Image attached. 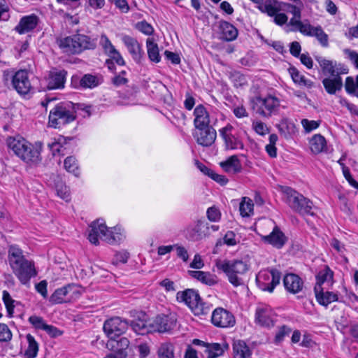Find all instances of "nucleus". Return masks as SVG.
<instances>
[{
	"label": "nucleus",
	"mask_w": 358,
	"mask_h": 358,
	"mask_svg": "<svg viewBox=\"0 0 358 358\" xmlns=\"http://www.w3.org/2000/svg\"><path fill=\"white\" fill-rule=\"evenodd\" d=\"M286 3L278 0H266L264 3L259 6V10L266 13L268 16L273 18V22L278 25L282 26L287 22L288 17L284 13H282V6Z\"/></svg>",
	"instance_id": "nucleus-9"
},
{
	"label": "nucleus",
	"mask_w": 358,
	"mask_h": 358,
	"mask_svg": "<svg viewBox=\"0 0 358 358\" xmlns=\"http://www.w3.org/2000/svg\"><path fill=\"white\" fill-rule=\"evenodd\" d=\"M20 282L23 285H29L31 278L37 275L34 264L28 260L19 264L18 266L12 268Z\"/></svg>",
	"instance_id": "nucleus-17"
},
{
	"label": "nucleus",
	"mask_w": 358,
	"mask_h": 358,
	"mask_svg": "<svg viewBox=\"0 0 358 358\" xmlns=\"http://www.w3.org/2000/svg\"><path fill=\"white\" fill-rule=\"evenodd\" d=\"M281 273L275 268L270 271H262L257 276L258 287L263 291L273 292L276 285L280 283Z\"/></svg>",
	"instance_id": "nucleus-10"
},
{
	"label": "nucleus",
	"mask_w": 358,
	"mask_h": 358,
	"mask_svg": "<svg viewBox=\"0 0 358 358\" xmlns=\"http://www.w3.org/2000/svg\"><path fill=\"white\" fill-rule=\"evenodd\" d=\"M301 33L305 36L315 37L322 47L329 46V36L320 26L313 27L308 24L301 30Z\"/></svg>",
	"instance_id": "nucleus-25"
},
{
	"label": "nucleus",
	"mask_w": 358,
	"mask_h": 358,
	"mask_svg": "<svg viewBox=\"0 0 358 358\" xmlns=\"http://www.w3.org/2000/svg\"><path fill=\"white\" fill-rule=\"evenodd\" d=\"M26 338L28 343V347L24 352V357L35 358L38 352V344L32 335L29 334L27 335Z\"/></svg>",
	"instance_id": "nucleus-42"
},
{
	"label": "nucleus",
	"mask_w": 358,
	"mask_h": 358,
	"mask_svg": "<svg viewBox=\"0 0 358 358\" xmlns=\"http://www.w3.org/2000/svg\"><path fill=\"white\" fill-rule=\"evenodd\" d=\"M207 217L210 222H218L221 219V213L220 210L215 207L212 206L208 208L206 212Z\"/></svg>",
	"instance_id": "nucleus-55"
},
{
	"label": "nucleus",
	"mask_w": 358,
	"mask_h": 358,
	"mask_svg": "<svg viewBox=\"0 0 358 358\" xmlns=\"http://www.w3.org/2000/svg\"><path fill=\"white\" fill-rule=\"evenodd\" d=\"M121 41L127 48L134 61L140 64L143 57L144 52L137 39L131 36L122 34L121 36Z\"/></svg>",
	"instance_id": "nucleus-18"
},
{
	"label": "nucleus",
	"mask_w": 358,
	"mask_h": 358,
	"mask_svg": "<svg viewBox=\"0 0 358 358\" xmlns=\"http://www.w3.org/2000/svg\"><path fill=\"white\" fill-rule=\"evenodd\" d=\"M80 85L84 88H94L99 85V79L91 74H85L80 80Z\"/></svg>",
	"instance_id": "nucleus-46"
},
{
	"label": "nucleus",
	"mask_w": 358,
	"mask_h": 358,
	"mask_svg": "<svg viewBox=\"0 0 358 358\" xmlns=\"http://www.w3.org/2000/svg\"><path fill=\"white\" fill-rule=\"evenodd\" d=\"M2 299L5 304L8 316L9 317H13V313H14V308H15V300H13L9 294V292L6 290H3L2 293Z\"/></svg>",
	"instance_id": "nucleus-45"
},
{
	"label": "nucleus",
	"mask_w": 358,
	"mask_h": 358,
	"mask_svg": "<svg viewBox=\"0 0 358 358\" xmlns=\"http://www.w3.org/2000/svg\"><path fill=\"white\" fill-rule=\"evenodd\" d=\"M280 107L278 98L268 95L266 97L257 96L253 99V109L259 115L269 117L275 114Z\"/></svg>",
	"instance_id": "nucleus-8"
},
{
	"label": "nucleus",
	"mask_w": 358,
	"mask_h": 358,
	"mask_svg": "<svg viewBox=\"0 0 358 358\" xmlns=\"http://www.w3.org/2000/svg\"><path fill=\"white\" fill-rule=\"evenodd\" d=\"M128 322L119 317H112L103 324V331L110 340H115L128 328Z\"/></svg>",
	"instance_id": "nucleus-13"
},
{
	"label": "nucleus",
	"mask_w": 358,
	"mask_h": 358,
	"mask_svg": "<svg viewBox=\"0 0 358 358\" xmlns=\"http://www.w3.org/2000/svg\"><path fill=\"white\" fill-rule=\"evenodd\" d=\"M209 225L202 220H197L194 225L187 227V237L192 241H199L209 234Z\"/></svg>",
	"instance_id": "nucleus-20"
},
{
	"label": "nucleus",
	"mask_w": 358,
	"mask_h": 358,
	"mask_svg": "<svg viewBox=\"0 0 358 358\" xmlns=\"http://www.w3.org/2000/svg\"><path fill=\"white\" fill-rule=\"evenodd\" d=\"M283 284L285 289L292 294L299 293L303 287V281L294 273L286 274L283 278Z\"/></svg>",
	"instance_id": "nucleus-27"
},
{
	"label": "nucleus",
	"mask_w": 358,
	"mask_h": 358,
	"mask_svg": "<svg viewBox=\"0 0 358 358\" xmlns=\"http://www.w3.org/2000/svg\"><path fill=\"white\" fill-rule=\"evenodd\" d=\"M291 328L286 325H282L280 327L278 332L276 333L274 338V342L276 344L280 343L286 336H289L291 333Z\"/></svg>",
	"instance_id": "nucleus-51"
},
{
	"label": "nucleus",
	"mask_w": 358,
	"mask_h": 358,
	"mask_svg": "<svg viewBox=\"0 0 358 358\" xmlns=\"http://www.w3.org/2000/svg\"><path fill=\"white\" fill-rule=\"evenodd\" d=\"M13 87L17 92L22 96L27 95L34 92L27 70L20 69L11 76Z\"/></svg>",
	"instance_id": "nucleus-11"
},
{
	"label": "nucleus",
	"mask_w": 358,
	"mask_h": 358,
	"mask_svg": "<svg viewBox=\"0 0 358 358\" xmlns=\"http://www.w3.org/2000/svg\"><path fill=\"white\" fill-rule=\"evenodd\" d=\"M234 358H250L252 350L243 341L238 340L233 344Z\"/></svg>",
	"instance_id": "nucleus-38"
},
{
	"label": "nucleus",
	"mask_w": 358,
	"mask_h": 358,
	"mask_svg": "<svg viewBox=\"0 0 358 358\" xmlns=\"http://www.w3.org/2000/svg\"><path fill=\"white\" fill-rule=\"evenodd\" d=\"M229 346L225 343H211L203 349V353L206 358H217L223 355Z\"/></svg>",
	"instance_id": "nucleus-34"
},
{
	"label": "nucleus",
	"mask_w": 358,
	"mask_h": 358,
	"mask_svg": "<svg viewBox=\"0 0 358 358\" xmlns=\"http://www.w3.org/2000/svg\"><path fill=\"white\" fill-rule=\"evenodd\" d=\"M283 192L286 195L287 203L294 211L303 216L315 215L313 203L309 199L289 187H286Z\"/></svg>",
	"instance_id": "nucleus-6"
},
{
	"label": "nucleus",
	"mask_w": 358,
	"mask_h": 358,
	"mask_svg": "<svg viewBox=\"0 0 358 358\" xmlns=\"http://www.w3.org/2000/svg\"><path fill=\"white\" fill-rule=\"evenodd\" d=\"M28 320L32 324V326L36 329L44 330V326H46L47 324L41 317L36 315L30 316Z\"/></svg>",
	"instance_id": "nucleus-56"
},
{
	"label": "nucleus",
	"mask_w": 358,
	"mask_h": 358,
	"mask_svg": "<svg viewBox=\"0 0 358 358\" xmlns=\"http://www.w3.org/2000/svg\"><path fill=\"white\" fill-rule=\"evenodd\" d=\"M301 125L304 129L306 133H310L312 131L319 127L320 121L309 120L308 119H303L301 121Z\"/></svg>",
	"instance_id": "nucleus-53"
},
{
	"label": "nucleus",
	"mask_w": 358,
	"mask_h": 358,
	"mask_svg": "<svg viewBox=\"0 0 358 358\" xmlns=\"http://www.w3.org/2000/svg\"><path fill=\"white\" fill-rule=\"evenodd\" d=\"M310 149L315 155L327 151V141L321 134L313 135L309 141Z\"/></svg>",
	"instance_id": "nucleus-37"
},
{
	"label": "nucleus",
	"mask_w": 358,
	"mask_h": 358,
	"mask_svg": "<svg viewBox=\"0 0 358 358\" xmlns=\"http://www.w3.org/2000/svg\"><path fill=\"white\" fill-rule=\"evenodd\" d=\"M56 191L57 193V195L62 198V199L68 201L70 200V193L69 188L63 185V184H58L56 186Z\"/></svg>",
	"instance_id": "nucleus-58"
},
{
	"label": "nucleus",
	"mask_w": 358,
	"mask_h": 358,
	"mask_svg": "<svg viewBox=\"0 0 358 358\" xmlns=\"http://www.w3.org/2000/svg\"><path fill=\"white\" fill-rule=\"evenodd\" d=\"M76 117V111L72 102L60 103L50 111L48 124L53 128H60L73 122Z\"/></svg>",
	"instance_id": "nucleus-5"
},
{
	"label": "nucleus",
	"mask_w": 358,
	"mask_h": 358,
	"mask_svg": "<svg viewBox=\"0 0 358 358\" xmlns=\"http://www.w3.org/2000/svg\"><path fill=\"white\" fill-rule=\"evenodd\" d=\"M275 315L271 307L262 305L256 310L255 321L262 327H271L274 325Z\"/></svg>",
	"instance_id": "nucleus-22"
},
{
	"label": "nucleus",
	"mask_w": 358,
	"mask_h": 358,
	"mask_svg": "<svg viewBox=\"0 0 358 358\" xmlns=\"http://www.w3.org/2000/svg\"><path fill=\"white\" fill-rule=\"evenodd\" d=\"M107 55L110 57V59L112 62L115 61V63L120 66L125 65L124 59H123L120 52L117 50H116V48Z\"/></svg>",
	"instance_id": "nucleus-60"
},
{
	"label": "nucleus",
	"mask_w": 358,
	"mask_h": 358,
	"mask_svg": "<svg viewBox=\"0 0 358 358\" xmlns=\"http://www.w3.org/2000/svg\"><path fill=\"white\" fill-rule=\"evenodd\" d=\"M252 128L257 134L261 136H264L269 132L266 124L261 121L253 122Z\"/></svg>",
	"instance_id": "nucleus-57"
},
{
	"label": "nucleus",
	"mask_w": 358,
	"mask_h": 358,
	"mask_svg": "<svg viewBox=\"0 0 358 358\" xmlns=\"http://www.w3.org/2000/svg\"><path fill=\"white\" fill-rule=\"evenodd\" d=\"M129 257V254L127 251H120L115 254L114 257V263L125 264Z\"/></svg>",
	"instance_id": "nucleus-63"
},
{
	"label": "nucleus",
	"mask_w": 358,
	"mask_h": 358,
	"mask_svg": "<svg viewBox=\"0 0 358 358\" xmlns=\"http://www.w3.org/2000/svg\"><path fill=\"white\" fill-rule=\"evenodd\" d=\"M215 266L222 271L228 281L235 287L244 285L243 276L249 270V266L242 260L217 259Z\"/></svg>",
	"instance_id": "nucleus-4"
},
{
	"label": "nucleus",
	"mask_w": 358,
	"mask_h": 358,
	"mask_svg": "<svg viewBox=\"0 0 358 358\" xmlns=\"http://www.w3.org/2000/svg\"><path fill=\"white\" fill-rule=\"evenodd\" d=\"M57 43L64 52L78 55L85 50H94L96 48L97 39L85 34H76L60 38Z\"/></svg>",
	"instance_id": "nucleus-2"
},
{
	"label": "nucleus",
	"mask_w": 358,
	"mask_h": 358,
	"mask_svg": "<svg viewBox=\"0 0 358 358\" xmlns=\"http://www.w3.org/2000/svg\"><path fill=\"white\" fill-rule=\"evenodd\" d=\"M90 227L88 239L90 243L94 245L99 244V238L108 243L115 244L121 241L124 238L120 227L108 228L103 220H97L94 221Z\"/></svg>",
	"instance_id": "nucleus-3"
},
{
	"label": "nucleus",
	"mask_w": 358,
	"mask_h": 358,
	"mask_svg": "<svg viewBox=\"0 0 358 358\" xmlns=\"http://www.w3.org/2000/svg\"><path fill=\"white\" fill-rule=\"evenodd\" d=\"M64 166L65 169L69 172L73 173L75 176L79 174L78 164L76 159L70 156L64 159Z\"/></svg>",
	"instance_id": "nucleus-47"
},
{
	"label": "nucleus",
	"mask_w": 358,
	"mask_h": 358,
	"mask_svg": "<svg viewBox=\"0 0 358 358\" xmlns=\"http://www.w3.org/2000/svg\"><path fill=\"white\" fill-rule=\"evenodd\" d=\"M129 345V341L125 338L122 337L119 341H116V345H113V348H116V350L115 352H120L122 351L124 353H127V349Z\"/></svg>",
	"instance_id": "nucleus-59"
},
{
	"label": "nucleus",
	"mask_w": 358,
	"mask_h": 358,
	"mask_svg": "<svg viewBox=\"0 0 358 358\" xmlns=\"http://www.w3.org/2000/svg\"><path fill=\"white\" fill-rule=\"evenodd\" d=\"M8 259L11 268L18 266L19 264L22 263V262L28 261V259L24 257L23 251L15 245L9 246Z\"/></svg>",
	"instance_id": "nucleus-32"
},
{
	"label": "nucleus",
	"mask_w": 358,
	"mask_h": 358,
	"mask_svg": "<svg viewBox=\"0 0 358 358\" xmlns=\"http://www.w3.org/2000/svg\"><path fill=\"white\" fill-rule=\"evenodd\" d=\"M315 59L318 62L324 75L331 76L348 74V68L343 64L334 60H329L322 56H315Z\"/></svg>",
	"instance_id": "nucleus-12"
},
{
	"label": "nucleus",
	"mask_w": 358,
	"mask_h": 358,
	"mask_svg": "<svg viewBox=\"0 0 358 358\" xmlns=\"http://www.w3.org/2000/svg\"><path fill=\"white\" fill-rule=\"evenodd\" d=\"M130 325L134 331L137 334L144 335L152 333L151 324H148L145 320L141 319L134 320L131 321Z\"/></svg>",
	"instance_id": "nucleus-41"
},
{
	"label": "nucleus",
	"mask_w": 358,
	"mask_h": 358,
	"mask_svg": "<svg viewBox=\"0 0 358 358\" xmlns=\"http://www.w3.org/2000/svg\"><path fill=\"white\" fill-rule=\"evenodd\" d=\"M262 240L275 248H282L287 241V238L278 226H274L272 231L266 236H264Z\"/></svg>",
	"instance_id": "nucleus-23"
},
{
	"label": "nucleus",
	"mask_w": 358,
	"mask_h": 358,
	"mask_svg": "<svg viewBox=\"0 0 358 358\" xmlns=\"http://www.w3.org/2000/svg\"><path fill=\"white\" fill-rule=\"evenodd\" d=\"M289 73L295 84L299 86L306 87L308 88L313 87V83L302 75L296 68L290 67L289 69Z\"/></svg>",
	"instance_id": "nucleus-39"
},
{
	"label": "nucleus",
	"mask_w": 358,
	"mask_h": 358,
	"mask_svg": "<svg viewBox=\"0 0 358 358\" xmlns=\"http://www.w3.org/2000/svg\"><path fill=\"white\" fill-rule=\"evenodd\" d=\"M78 291L73 284H69L57 289L50 296V302L52 304H59L69 301Z\"/></svg>",
	"instance_id": "nucleus-16"
},
{
	"label": "nucleus",
	"mask_w": 358,
	"mask_h": 358,
	"mask_svg": "<svg viewBox=\"0 0 358 358\" xmlns=\"http://www.w3.org/2000/svg\"><path fill=\"white\" fill-rule=\"evenodd\" d=\"M234 128L227 124L225 127L219 129V134L224 141V146L227 150H243L244 144L241 140L234 134Z\"/></svg>",
	"instance_id": "nucleus-14"
},
{
	"label": "nucleus",
	"mask_w": 358,
	"mask_h": 358,
	"mask_svg": "<svg viewBox=\"0 0 358 358\" xmlns=\"http://www.w3.org/2000/svg\"><path fill=\"white\" fill-rule=\"evenodd\" d=\"M194 124L196 129L210 127L208 112L203 105L199 104L194 108Z\"/></svg>",
	"instance_id": "nucleus-29"
},
{
	"label": "nucleus",
	"mask_w": 358,
	"mask_h": 358,
	"mask_svg": "<svg viewBox=\"0 0 358 358\" xmlns=\"http://www.w3.org/2000/svg\"><path fill=\"white\" fill-rule=\"evenodd\" d=\"M220 166L227 173L235 175L243 170V166L238 157L236 155L227 157L219 163Z\"/></svg>",
	"instance_id": "nucleus-28"
},
{
	"label": "nucleus",
	"mask_w": 358,
	"mask_h": 358,
	"mask_svg": "<svg viewBox=\"0 0 358 358\" xmlns=\"http://www.w3.org/2000/svg\"><path fill=\"white\" fill-rule=\"evenodd\" d=\"M136 28L147 36H150L154 32L152 26L145 20L138 22L136 25Z\"/></svg>",
	"instance_id": "nucleus-54"
},
{
	"label": "nucleus",
	"mask_w": 358,
	"mask_h": 358,
	"mask_svg": "<svg viewBox=\"0 0 358 358\" xmlns=\"http://www.w3.org/2000/svg\"><path fill=\"white\" fill-rule=\"evenodd\" d=\"M210 178L221 185H225L229 182V180L226 176L216 173L214 171H213Z\"/></svg>",
	"instance_id": "nucleus-64"
},
{
	"label": "nucleus",
	"mask_w": 358,
	"mask_h": 358,
	"mask_svg": "<svg viewBox=\"0 0 358 358\" xmlns=\"http://www.w3.org/2000/svg\"><path fill=\"white\" fill-rule=\"evenodd\" d=\"M229 78L236 87H242L247 84L245 76L239 71H232L230 73Z\"/></svg>",
	"instance_id": "nucleus-48"
},
{
	"label": "nucleus",
	"mask_w": 358,
	"mask_h": 358,
	"mask_svg": "<svg viewBox=\"0 0 358 358\" xmlns=\"http://www.w3.org/2000/svg\"><path fill=\"white\" fill-rule=\"evenodd\" d=\"M38 23V17L36 15H27L20 20L15 29L20 34H25L33 30Z\"/></svg>",
	"instance_id": "nucleus-31"
},
{
	"label": "nucleus",
	"mask_w": 358,
	"mask_h": 358,
	"mask_svg": "<svg viewBox=\"0 0 358 358\" xmlns=\"http://www.w3.org/2000/svg\"><path fill=\"white\" fill-rule=\"evenodd\" d=\"M196 143L203 147L210 146L215 141L217 133L213 127L196 129L193 134Z\"/></svg>",
	"instance_id": "nucleus-21"
},
{
	"label": "nucleus",
	"mask_w": 358,
	"mask_h": 358,
	"mask_svg": "<svg viewBox=\"0 0 358 358\" xmlns=\"http://www.w3.org/2000/svg\"><path fill=\"white\" fill-rule=\"evenodd\" d=\"M188 273L191 277L208 286L215 285L218 282L217 277L209 272L202 271H189Z\"/></svg>",
	"instance_id": "nucleus-35"
},
{
	"label": "nucleus",
	"mask_w": 358,
	"mask_h": 358,
	"mask_svg": "<svg viewBox=\"0 0 358 358\" xmlns=\"http://www.w3.org/2000/svg\"><path fill=\"white\" fill-rule=\"evenodd\" d=\"M99 44L102 47L104 52L107 55L115 49L111 41L105 34H101L99 40Z\"/></svg>",
	"instance_id": "nucleus-52"
},
{
	"label": "nucleus",
	"mask_w": 358,
	"mask_h": 358,
	"mask_svg": "<svg viewBox=\"0 0 358 358\" xmlns=\"http://www.w3.org/2000/svg\"><path fill=\"white\" fill-rule=\"evenodd\" d=\"M314 292L317 301L323 306H327L329 303L338 301V296L336 293L332 292H324L323 287L320 285H315Z\"/></svg>",
	"instance_id": "nucleus-30"
},
{
	"label": "nucleus",
	"mask_w": 358,
	"mask_h": 358,
	"mask_svg": "<svg viewBox=\"0 0 358 358\" xmlns=\"http://www.w3.org/2000/svg\"><path fill=\"white\" fill-rule=\"evenodd\" d=\"M48 282L46 280H41L40 282L37 283L35 286L36 290L41 294V296L46 299L48 297Z\"/></svg>",
	"instance_id": "nucleus-62"
},
{
	"label": "nucleus",
	"mask_w": 358,
	"mask_h": 358,
	"mask_svg": "<svg viewBox=\"0 0 358 358\" xmlns=\"http://www.w3.org/2000/svg\"><path fill=\"white\" fill-rule=\"evenodd\" d=\"M66 71L64 70H52L48 73L46 78L47 87L48 90L62 89L66 78Z\"/></svg>",
	"instance_id": "nucleus-24"
},
{
	"label": "nucleus",
	"mask_w": 358,
	"mask_h": 358,
	"mask_svg": "<svg viewBox=\"0 0 358 358\" xmlns=\"http://www.w3.org/2000/svg\"><path fill=\"white\" fill-rule=\"evenodd\" d=\"M356 88L357 86L355 79L351 76L347 77L345 83V89L346 92L352 95V94H355Z\"/></svg>",
	"instance_id": "nucleus-61"
},
{
	"label": "nucleus",
	"mask_w": 358,
	"mask_h": 358,
	"mask_svg": "<svg viewBox=\"0 0 358 358\" xmlns=\"http://www.w3.org/2000/svg\"><path fill=\"white\" fill-rule=\"evenodd\" d=\"M289 8V12L292 14V17L290 19L288 25L292 27L293 31H300L303 30L308 24V23H303L301 20V8L296 5L291 3H286Z\"/></svg>",
	"instance_id": "nucleus-26"
},
{
	"label": "nucleus",
	"mask_w": 358,
	"mask_h": 358,
	"mask_svg": "<svg viewBox=\"0 0 358 358\" xmlns=\"http://www.w3.org/2000/svg\"><path fill=\"white\" fill-rule=\"evenodd\" d=\"M211 322L215 327L221 328L231 327L236 323L234 315L223 308H217L213 310Z\"/></svg>",
	"instance_id": "nucleus-15"
},
{
	"label": "nucleus",
	"mask_w": 358,
	"mask_h": 358,
	"mask_svg": "<svg viewBox=\"0 0 358 358\" xmlns=\"http://www.w3.org/2000/svg\"><path fill=\"white\" fill-rule=\"evenodd\" d=\"M334 272L330 269L328 266H325L324 268L320 270L316 275L317 282L315 285H322L325 282H331L333 280Z\"/></svg>",
	"instance_id": "nucleus-43"
},
{
	"label": "nucleus",
	"mask_w": 358,
	"mask_h": 358,
	"mask_svg": "<svg viewBox=\"0 0 358 358\" xmlns=\"http://www.w3.org/2000/svg\"><path fill=\"white\" fill-rule=\"evenodd\" d=\"M173 345L169 343H162L158 350L159 358H174Z\"/></svg>",
	"instance_id": "nucleus-44"
},
{
	"label": "nucleus",
	"mask_w": 358,
	"mask_h": 358,
	"mask_svg": "<svg viewBox=\"0 0 358 358\" xmlns=\"http://www.w3.org/2000/svg\"><path fill=\"white\" fill-rule=\"evenodd\" d=\"M254 204L250 199L243 198L240 203L239 210L243 217H248L253 210Z\"/></svg>",
	"instance_id": "nucleus-49"
},
{
	"label": "nucleus",
	"mask_w": 358,
	"mask_h": 358,
	"mask_svg": "<svg viewBox=\"0 0 358 358\" xmlns=\"http://www.w3.org/2000/svg\"><path fill=\"white\" fill-rule=\"evenodd\" d=\"M146 47L150 60L155 63L159 62L161 57L159 52L158 45L155 43L153 38H148L146 40Z\"/></svg>",
	"instance_id": "nucleus-40"
},
{
	"label": "nucleus",
	"mask_w": 358,
	"mask_h": 358,
	"mask_svg": "<svg viewBox=\"0 0 358 358\" xmlns=\"http://www.w3.org/2000/svg\"><path fill=\"white\" fill-rule=\"evenodd\" d=\"M6 145L17 157L29 165H36L41 162V148L20 136L7 138Z\"/></svg>",
	"instance_id": "nucleus-1"
},
{
	"label": "nucleus",
	"mask_w": 358,
	"mask_h": 358,
	"mask_svg": "<svg viewBox=\"0 0 358 358\" xmlns=\"http://www.w3.org/2000/svg\"><path fill=\"white\" fill-rule=\"evenodd\" d=\"M323 86L329 94H335L343 88V80L341 76H331L322 80Z\"/></svg>",
	"instance_id": "nucleus-33"
},
{
	"label": "nucleus",
	"mask_w": 358,
	"mask_h": 358,
	"mask_svg": "<svg viewBox=\"0 0 358 358\" xmlns=\"http://www.w3.org/2000/svg\"><path fill=\"white\" fill-rule=\"evenodd\" d=\"M176 323V319L172 315H158L151 324L152 332L164 333L173 329Z\"/></svg>",
	"instance_id": "nucleus-19"
},
{
	"label": "nucleus",
	"mask_w": 358,
	"mask_h": 358,
	"mask_svg": "<svg viewBox=\"0 0 358 358\" xmlns=\"http://www.w3.org/2000/svg\"><path fill=\"white\" fill-rule=\"evenodd\" d=\"M176 299L179 302H184L195 315H205L210 310V306L202 301L198 292L194 289L178 292Z\"/></svg>",
	"instance_id": "nucleus-7"
},
{
	"label": "nucleus",
	"mask_w": 358,
	"mask_h": 358,
	"mask_svg": "<svg viewBox=\"0 0 358 358\" xmlns=\"http://www.w3.org/2000/svg\"><path fill=\"white\" fill-rule=\"evenodd\" d=\"M12 332L8 326L4 323H0V343H7L11 341Z\"/></svg>",
	"instance_id": "nucleus-50"
},
{
	"label": "nucleus",
	"mask_w": 358,
	"mask_h": 358,
	"mask_svg": "<svg viewBox=\"0 0 358 358\" xmlns=\"http://www.w3.org/2000/svg\"><path fill=\"white\" fill-rule=\"evenodd\" d=\"M221 38L226 41L235 40L238 36V29L231 23L221 21L220 23Z\"/></svg>",
	"instance_id": "nucleus-36"
}]
</instances>
